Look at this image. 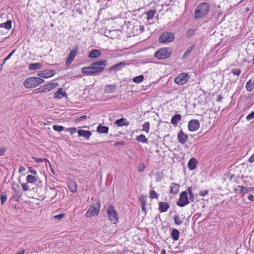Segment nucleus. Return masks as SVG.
<instances>
[{
	"instance_id": "obj_30",
	"label": "nucleus",
	"mask_w": 254,
	"mask_h": 254,
	"mask_svg": "<svg viewBox=\"0 0 254 254\" xmlns=\"http://www.w3.org/2000/svg\"><path fill=\"white\" fill-rule=\"evenodd\" d=\"M27 183L35 184L37 181V179L34 176L28 175L26 178Z\"/></svg>"
},
{
	"instance_id": "obj_11",
	"label": "nucleus",
	"mask_w": 254,
	"mask_h": 254,
	"mask_svg": "<svg viewBox=\"0 0 254 254\" xmlns=\"http://www.w3.org/2000/svg\"><path fill=\"white\" fill-rule=\"evenodd\" d=\"M200 127V123L198 120H191L188 124V129L190 131L197 130Z\"/></svg>"
},
{
	"instance_id": "obj_14",
	"label": "nucleus",
	"mask_w": 254,
	"mask_h": 254,
	"mask_svg": "<svg viewBox=\"0 0 254 254\" xmlns=\"http://www.w3.org/2000/svg\"><path fill=\"white\" fill-rule=\"evenodd\" d=\"M126 63H125L124 62H120L118 64H117L115 65H114L113 66L110 67L108 71L109 72H111L113 71H119L120 70H121L122 68H124L126 65Z\"/></svg>"
},
{
	"instance_id": "obj_17",
	"label": "nucleus",
	"mask_w": 254,
	"mask_h": 254,
	"mask_svg": "<svg viewBox=\"0 0 254 254\" xmlns=\"http://www.w3.org/2000/svg\"><path fill=\"white\" fill-rule=\"evenodd\" d=\"M169 204L168 202H160L159 203V211L160 213L166 212L169 208Z\"/></svg>"
},
{
	"instance_id": "obj_50",
	"label": "nucleus",
	"mask_w": 254,
	"mask_h": 254,
	"mask_svg": "<svg viewBox=\"0 0 254 254\" xmlns=\"http://www.w3.org/2000/svg\"><path fill=\"white\" fill-rule=\"evenodd\" d=\"M21 185H22L23 190L24 191H28L29 190V187L28 185L27 184V183H25V184H22Z\"/></svg>"
},
{
	"instance_id": "obj_18",
	"label": "nucleus",
	"mask_w": 254,
	"mask_h": 254,
	"mask_svg": "<svg viewBox=\"0 0 254 254\" xmlns=\"http://www.w3.org/2000/svg\"><path fill=\"white\" fill-rule=\"evenodd\" d=\"M180 186L178 184L171 183L170 185V193L176 194L178 193L180 190Z\"/></svg>"
},
{
	"instance_id": "obj_51",
	"label": "nucleus",
	"mask_w": 254,
	"mask_h": 254,
	"mask_svg": "<svg viewBox=\"0 0 254 254\" xmlns=\"http://www.w3.org/2000/svg\"><path fill=\"white\" fill-rule=\"evenodd\" d=\"M87 119V117L85 115H83L79 118H77L76 120H75V122H79L81 121H83V120H85Z\"/></svg>"
},
{
	"instance_id": "obj_6",
	"label": "nucleus",
	"mask_w": 254,
	"mask_h": 254,
	"mask_svg": "<svg viewBox=\"0 0 254 254\" xmlns=\"http://www.w3.org/2000/svg\"><path fill=\"white\" fill-rule=\"evenodd\" d=\"M107 214L108 219L113 223L115 224L118 222V214L116 210L114 209L113 205L109 206L107 210Z\"/></svg>"
},
{
	"instance_id": "obj_23",
	"label": "nucleus",
	"mask_w": 254,
	"mask_h": 254,
	"mask_svg": "<svg viewBox=\"0 0 254 254\" xmlns=\"http://www.w3.org/2000/svg\"><path fill=\"white\" fill-rule=\"evenodd\" d=\"M101 55V52L100 50L95 49L92 50L88 54V57L89 58H96L100 57Z\"/></svg>"
},
{
	"instance_id": "obj_7",
	"label": "nucleus",
	"mask_w": 254,
	"mask_h": 254,
	"mask_svg": "<svg viewBox=\"0 0 254 254\" xmlns=\"http://www.w3.org/2000/svg\"><path fill=\"white\" fill-rule=\"evenodd\" d=\"M189 203L187 192L186 191L182 192L180 194L179 200L177 202V205L180 207H184Z\"/></svg>"
},
{
	"instance_id": "obj_35",
	"label": "nucleus",
	"mask_w": 254,
	"mask_h": 254,
	"mask_svg": "<svg viewBox=\"0 0 254 254\" xmlns=\"http://www.w3.org/2000/svg\"><path fill=\"white\" fill-rule=\"evenodd\" d=\"M136 140L140 142L146 143L147 142V139L146 138L144 135L140 134L137 136L136 138Z\"/></svg>"
},
{
	"instance_id": "obj_13",
	"label": "nucleus",
	"mask_w": 254,
	"mask_h": 254,
	"mask_svg": "<svg viewBox=\"0 0 254 254\" xmlns=\"http://www.w3.org/2000/svg\"><path fill=\"white\" fill-rule=\"evenodd\" d=\"M177 138L179 142L182 144H184L188 141L189 137L182 130H181L178 134Z\"/></svg>"
},
{
	"instance_id": "obj_38",
	"label": "nucleus",
	"mask_w": 254,
	"mask_h": 254,
	"mask_svg": "<svg viewBox=\"0 0 254 254\" xmlns=\"http://www.w3.org/2000/svg\"><path fill=\"white\" fill-rule=\"evenodd\" d=\"M69 189L70 191L75 192L77 190V185L75 183L72 182L69 185Z\"/></svg>"
},
{
	"instance_id": "obj_37",
	"label": "nucleus",
	"mask_w": 254,
	"mask_h": 254,
	"mask_svg": "<svg viewBox=\"0 0 254 254\" xmlns=\"http://www.w3.org/2000/svg\"><path fill=\"white\" fill-rule=\"evenodd\" d=\"M41 88L42 90V93L49 92L52 90V87H51V85H50L49 83L41 86Z\"/></svg>"
},
{
	"instance_id": "obj_53",
	"label": "nucleus",
	"mask_w": 254,
	"mask_h": 254,
	"mask_svg": "<svg viewBox=\"0 0 254 254\" xmlns=\"http://www.w3.org/2000/svg\"><path fill=\"white\" fill-rule=\"evenodd\" d=\"M208 193V190H201L199 194L200 196H204L205 195H207Z\"/></svg>"
},
{
	"instance_id": "obj_41",
	"label": "nucleus",
	"mask_w": 254,
	"mask_h": 254,
	"mask_svg": "<svg viewBox=\"0 0 254 254\" xmlns=\"http://www.w3.org/2000/svg\"><path fill=\"white\" fill-rule=\"evenodd\" d=\"M159 195L154 190H151L149 193V197L151 199L158 198Z\"/></svg>"
},
{
	"instance_id": "obj_10",
	"label": "nucleus",
	"mask_w": 254,
	"mask_h": 254,
	"mask_svg": "<svg viewBox=\"0 0 254 254\" xmlns=\"http://www.w3.org/2000/svg\"><path fill=\"white\" fill-rule=\"evenodd\" d=\"M78 50V46L76 45L74 46L73 49L70 52L68 55L67 59L65 62L66 65H69L71 64L74 60Z\"/></svg>"
},
{
	"instance_id": "obj_61",
	"label": "nucleus",
	"mask_w": 254,
	"mask_h": 254,
	"mask_svg": "<svg viewBox=\"0 0 254 254\" xmlns=\"http://www.w3.org/2000/svg\"><path fill=\"white\" fill-rule=\"evenodd\" d=\"M190 195V201L193 202L194 201V194L193 193L189 194Z\"/></svg>"
},
{
	"instance_id": "obj_58",
	"label": "nucleus",
	"mask_w": 254,
	"mask_h": 254,
	"mask_svg": "<svg viewBox=\"0 0 254 254\" xmlns=\"http://www.w3.org/2000/svg\"><path fill=\"white\" fill-rule=\"evenodd\" d=\"M6 149L4 147H0V156L4 154Z\"/></svg>"
},
{
	"instance_id": "obj_15",
	"label": "nucleus",
	"mask_w": 254,
	"mask_h": 254,
	"mask_svg": "<svg viewBox=\"0 0 254 254\" xmlns=\"http://www.w3.org/2000/svg\"><path fill=\"white\" fill-rule=\"evenodd\" d=\"M13 190H14V193L12 195V198L17 202H19L20 200V198L22 195V192L21 190L19 189L18 187L17 188H12Z\"/></svg>"
},
{
	"instance_id": "obj_55",
	"label": "nucleus",
	"mask_w": 254,
	"mask_h": 254,
	"mask_svg": "<svg viewBox=\"0 0 254 254\" xmlns=\"http://www.w3.org/2000/svg\"><path fill=\"white\" fill-rule=\"evenodd\" d=\"M68 130L71 134H72L76 131V128L75 127H72L68 128Z\"/></svg>"
},
{
	"instance_id": "obj_27",
	"label": "nucleus",
	"mask_w": 254,
	"mask_h": 254,
	"mask_svg": "<svg viewBox=\"0 0 254 254\" xmlns=\"http://www.w3.org/2000/svg\"><path fill=\"white\" fill-rule=\"evenodd\" d=\"M181 119L182 116L180 114H176L172 118L171 123L173 125H177L178 122L180 121Z\"/></svg>"
},
{
	"instance_id": "obj_62",
	"label": "nucleus",
	"mask_w": 254,
	"mask_h": 254,
	"mask_svg": "<svg viewBox=\"0 0 254 254\" xmlns=\"http://www.w3.org/2000/svg\"><path fill=\"white\" fill-rule=\"evenodd\" d=\"M25 170V168L23 166L21 165V166H20V167L19 168V173L22 172L24 171Z\"/></svg>"
},
{
	"instance_id": "obj_49",
	"label": "nucleus",
	"mask_w": 254,
	"mask_h": 254,
	"mask_svg": "<svg viewBox=\"0 0 254 254\" xmlns=\"http://www.w3.org/2000/svg\"><path fill=\"white\" fill-rule=\"evenodd\" d=\"M254 118V111L252 112L247 117L246 119L247 121H250Z\"/></svg>"
},
{
	"instance_id": "obj_39",
	"label": "nucleus",
	"mask_w": 254,
	"mask_h": 254,
	"mask_svg": "<svg viewBox=\"0 0 254 254\" xmlns=\"http://www.w3.org/2000/svg\"><path fill=\"white\" fill-rule=\"evenodd\" d=\"M194 45H192V46L189 47L187 49L186 51L185 52L184 55L183 56V59H184L186 57L188 56L190 54V53L191 52L192 50L194 49Z\"/></svg>"
},
{
	"instance_id": "obj_60",
	"label": "nucleus",
	"mask_w": 254,
	"mask_h": 254,
	"mask_svg": "<svg viewBox=\"0 0 254 254\" xmlns=\"http://www.w3.org/2000/svg\"><path fill=\"white\" fill-rule=\"evenodd\" d=\"M125 142L124 141H120L115 143L114 146L124 145Z\"/></svg>"
},
{
	"instance_id": "obj_54",
	"label": "nucleus",
	"mask_w": 254,
	"mask_h": 254,
	"mask_svg": "<svg viewBox=\"0 0 254 254\" xmlns=\"http://www.w3.org/2000/svg\"><path fill=\"white\" fill-rule=\"evenodd\" d=\"M28 171L33 175L37 174V171L35 169H33L32 167H28Z\"/></svg>"
},
{
	"instance_id": "obj_36",
	"label": "nucleus",
	"mask_w": 254,
	"mask_h": 254,
	"mask_svg": "<svg viewBox=\"0 0 254 254\" xmlns=\"http://www.w3.org/2000/svg\"><path fill=\"white\" fill-rule=\"evenodd\" d=\"M156 13L155 10H150L146 12L147 18L148 20L152 19Z\"/></svg>"
},
{
	"instance_id": "obj_4",
	"label": "nucleus",
	"mask_w": 254,
	"mask_h": 254,
	"mask_svg": "<svg viewBox=\"0 0 254 254\" xmlns=\"http://www.w3.org/2000/svg\"><path fill=\"white\" fill-rule=\"evenodd\" d=\"M175 35L169 32H164L159 38V41L161 43H168L174 41Z\"/></svg>"
},
{
	"instance_id": "obj_57",
	"label": "nucleus",
	"mask_w": 254,
	"mask_h": 254,
	"mask_svg": "<svg viewBox=\"0 0 254 254\" xmlns=\"http://www.w3.org/2000/svg\"><path fill=\"white\" fill-rule=\"evenodd\" d=\"M33 93H35V94H37V93H42V90L41 89V87H40L39 88H37V89L34 90H33Z\"/></svg>"
},
{
	"instance_id": "obj_19",
	"label": "nucleus",
	"mask_w": 254,
	"mask_h": 254,
	"mask_svg": "<svg viewBox=\"0 0 254 254\" xmlns=\"http://www.w3.org/2000/svg\"><path fill=\"white\" fill-rule=\"evenodd\" d=\"M117 86L115 84H107L104 87V91L107 93H111L114 92Z\"/></svg>"
},
{
	"instance_id": "obj_42",
	"label": "nucleus",
	"mask_w": 254,
	"mask_h": 254,
	"mask_svg": "<svg viewBox=\"0 0 254 254\" xmlns=\"http://www.w3.org/2000/svg\"><path fill=\"white\" fill-rule=\"evenodd\" d=\"M53 128L54 130L58 132L62 131L64 129V127L63 126L57 125H54Z\"/></svg>"
},
{
	"instance_id": "obj_44",
	"label": "nucleus",
	"mask_w": 254,
	"mask_h": 254,
	"mask_svg": "<svg viewBox=\"0 0 254 254\" xmlns=\"http://www.w3.org/2000/svg\"><path fill=\"white\" fill-rule=\"evenodd\" d=\"M146 196L144 195H141L139 197V201L141 205H145L146 202Z\"/></svg>"
},
{
	"instance_id": "obj_5",
	"label": "nucleus",
	"mask_w": 254,
	"mask_h": 254,
	"mask_svg": "<svg viewBox=\"0 0 254 254\" xmlns=\"http://www.w3.org/2000/svg\"><path fill=\"white\" fill-rule=\"evenodd\" d=\"M100 207V202H97L91 205L86 213L87 217H91L97 215L99 213Z\"/></svg>"
},
{
	"instance_id": "obj_45",
	"label": "nucleus",
	"mask_w": 254,
	"mask_h": 254,
	"mask_svg": "<svg viewBox=\"0 0 254 254\" xmlns=\"http://www.w3.org/2000/svg\"><path fill=\"white\" fill-rule=\"evenodd\" d=\"M65 217V214L64 213H61L57 215L54 216L52 218L53 219L56 220H61Z\"/></svg>"
},
{
	"instance_id": "obj_32",
	"label": "nucleus",
	"mask_w": 254,
	"mask_h": 254,
	"mask_svg": "<svg viewBox=\"0 0 254 254\" xmlns=\"http://www.w3.org/2000/svg\"><path fill=\"white\" fill-rule=\"evenodd\" d=\"M0 27L5 28L6 30L10 29L11 28V21L8 20L4 23H1Z\"/></svg>"
},
{
	"instance_id": "obj_12",
	"label": "nucleus",
	"mask_w": 254,
	"mask_h": 254,
	"mask_svg": "<svg viewBox=\"0 0 254 254\" xmlns=\"http://www.w3.org/2000/svg\"><path fill=\"white\" fill-rule=\"evenodd\" d=\"M35 77H32L26 79L23 83L24 86L26 88H31L37 85Z\"/></svg>"
},
{
	"instance_id": "obj_8",
	"label": "nucleus",
	"mask_w": 254,
	"mask_h": 254,
	"mask_svg": "<svg viewBox=\"0 0 254 254\" xmlns=\"http://www.w3.org/2000/svg\"><path fill=\"white\" fill-rule=\"evenodd\" d=\"M189 76L188 73L183 72L180 74L175 79V83L179 85L185 84L188 80Z\"/></svg>"
},
{
	"instance_id": "obj_47",
	"label": "nucleus",
	"mask_w": 254,
	"mask_h": 254,
	"mask_svg": "<svg viewBox=\"0 0 254 254\" xmlns=\"http://www.w3.org/2000/svg\"><path fill=\"white\" fill-rule=\"evenodd\" d=\"M1 204H3L7 199V195L5 194H0V195Z\"/></svg>"
},
{
	"instance_id": "obj_31",
	"label": "nucleus",
	"mask_w": 254,
	"mask_h": 254,
	"mask_svg": "<svg viewBox=\"0 0 254 254\" xmlns=\"http://www.w3.org/2000/svg\"><path fill=\"white\" fill-rule=\"evenodd\" d=\"M254 88V82L252 79H250L248 80L246 85V88L247 90L249 92H251L252 91Z\"/></svg>"
},
{
	"instance_id": "obj_26",
	"label": "nucleus",
	"mask_w": 254,
	"mask_h": 254,
	"mask_svg": "<svg viewBox=\"0 0 254 254\" xmlns=\"http://www.w3.org/2000/svg\"><path fill=\"white\" fill-rule=\"evenodd\" d=\"M238 188L240 189L241 192L243 194L253 191L254 189L253 187H245L241 186H238Z\"/></svg>"
},
{
	"instance_id": "obj_59",
	"label": "nucleus",
	"mask_w": 254,
	"mask_h": 254,
	"mask_svg": "<svg viewBox=\"0 0 254 254\" xmlns=\"http://www.w3.org/2000/svg\"><path fill=\"white\" fill-rule=\"evenodd\" d=\"M50 85H51V87H52V89H53V88L57 87L59 85V83H57V82H55V83H49Z\"/></svg>"
},
{
	"instance_id": "obj_34",
	"label": "nucleus",
	"mask_w": 254,
	"mask_h": 254,
	"mask_svg": "<svg viewBox=\"0 0 254 254\" xmlns=\"http://www.w3.org/2000/svg\"><path fill=\"white\" fill-rule=\"evenodd\" d=\"M144 80V76L143 75H140L134 77L132 79V81L136 83H139L143 81Z\"/></svg>"
},
{
	"instance_id": "obj_52",
	"label": "nucleus",
	"mask_w": 254,
	"mask_h": 254,
	"mask_svg": "<svg viewBox=\"0 0 254 254\" xmlns=\"http://www.w3.org/2000/svg\"><path fill=\"white\" fill-rule=\"evenodd\" d=\"M35 79L36 80V81L37 85H38L39 84L42 83L44 81V80L41 78V77H35Z\"/></svg>"
},
{
	"instance_id": "obj_24",
	"label": "nucleus",
	"mask_w": 254,
	"mask_h": 254,
	"mask_svg": "<svg viewBox=\"0 0 254 254\" xmlns=\"http://www.w3.org/2000/svg\"><path fill=\"white\" fill-rule=\"evenodd\" d=\"M109 127L107 126H102L100 124L97 127V131L99 133H107Z\"/></svg>"
},
{
	"instance_id": "obj_2",
	"label": "nucleus",
	"mask_w": 254,
	"mask_h": 254,
	"mask_svg": "<svg viewBox=\"0 0 254 254\" xmlns=\"http://www.w3.org/2000/svg\"><path fill=\"white\" fill-rule=\"evenodd\" d=\"M107 64L106 60H100L91 64L95 74L103 71Z\"/></svg>"
},
{
	"instance_id": "obj_20",
	"label": "nucleus",
	"mask_w": 254,
	"mask_h": 254,
	"mask_svg": "<svg viewBox=\"0 0 254 254\" xmlns=\"http://www.w3.org/2000/svg\"><path fill=\"white\" fill-rule=\"evenodd\" d=\"M115 124L118 127L128 126L129 125V123L127 121L126 118H122L117 120L115 122Z\"/></svg>"
},
{
	"instance_id": "obj_1",
	"label": "nucleus",
	"mask_w": 254,
	"mask_h": 254,
	"mask_svg": "<svg viewBox=\"0 0 254 254\" xmlns=\"http://www.w3.org/2000/svg\"><path fill=\"white\" fill-rule=\"evenodd\" d=\"M210 6L206 2L200 3L196 7L194 11L195 19H199L206 16L209 12Z\"/></svg>"
},
{
	"instance_id": "obj_22",
	"label": "nucleus",
	"mask_w": 254,
	"mask_h": 254,
	"mask_svg": "<svg viewBox=\"0 0 254 254\" xmlns=\"http://www.w3.org/2000/svg\"><path fill=\"white\" fill-rule=\"evenodd\" d=\"M66 94L65 92H63V88H59L54 94V98L55 99H61L63 96H66Z\"/></svg>"
},
{
	"instance_id": "obj_9",
	"label": "nucleus",
	"mask_w": 254,
	"mask_h": 254,
	"mask_svg": "<svg viewBox=\"0 0 254 254\" xmlns=\"http://www.w3.org/2000/svg\"><path fill=\"white\" fill-rule=\"evenodd\" d=\"M56 71L53 69H45L39 72L37 75L41 78H47L54 76Z\"/></svg>"
},
{
	"instance_id": "obj_25",
	"label": "nucleus",
	"mask_w": 254,
	"mask_h": 254,
	"mask_svg": "<svg viewBox=\"0 0 254 254\" xmlns=\"http://www.w3.org/2000/svg\"><path fill=\"white\" fill-rule=\"evenodd\" d=\"M81 72L83 73L87 74H95L92 66L91 65L88 67H84L81 69Z\"/></svg>"
},
{
	"instance_id": "obj_28",
	"label": "nucleus",
	"mask_w": 254,
	"mask_h": 254,
	"mask_svg": "<svg viewBox=\"0 0 254 254\" xmlns=\"http://www.w3.org/2000/svg\"><path fill=\"white\" fill-rule=\"evenodd\" d=\"M179 231L176 229H173L171 232V235L174 241H177L179 238Z\"/></svg>"
},
{
	"instance_id": "obj_16",
	"label": "nucleus",
	"mask_w": 254,
	"mask_h": 254,
	"mask_svg": "<svg viewBox=\"0 0 254 254\" xmlns=\"http://www.w3.org/2000/svg\"><path fill=\"white\" fill-rule=\"evenodd\" d=\"M79 136H83L86 139L88 140L92 135L91 131L80 129L77 131Z\"/></svg>"
},
{
	"instance_id": "obj_21",
	"label": "nucleus",
	"mask_w": 254,
	"mask_h": 254,
	"mask_svg": "<svg viewBox=\"0 0 254 254\" xmlns=\"http://www.w3.org/2000/svg\"><path fill=\"white\" fill-rule=\"evenodd\" d=\"M198 162L197 160L194 158H191L190 159L188 162V167L190 170H194L196 166V164Z\"/></svg>"
},
{
	"instance_id": "obj_29",
	"label": "nucleus",
	"mask_w": 254,
	"mask_h": 254,
	"mask_svg": "<svg viewBox=\"0 0 254 254\" xmlns=\"http://www.w3.org/2000/svg\"><path fill=\"white\" fill-rule=\"evenodd\" d=\"M42 67V64L39 63L31 64L29 66V69L31 70L39 69Z\"/></svg>"
},
{
	"instance_id": "obj_64",
	"label": "nucleus",
	"mask_w": 254,
	"mask_h": 254,
	"mask_svg": "<svg viewBox=\"0 0 254 254\" xmlns=\"http://www.w3.org/2000/svg\"><path fill=\"white\" fill-rule=\"evenodd\" d=\"M250 162L252 163L254 161V156L252 155L249 159L248 160Z\"/></svg>"
},
{
	"instance_id": "obj_56",
	"label": "nucleus",
	"mask_w": 254,
	"mask_h": 254,
	"mask_svg": "<svg viewBox=\"0 0 254 254\" xmlns=\"http://www.w3.org/2000/svg\"><path fill=\"white\" fill-rule=\"evenodd\" d=\"M144 169H145V166L143 164L142 165H140L138 167V171L139 172H142L144 170Z\"/></svg>"
},
{
	"instance_id": "obj_43",
	"label": "nucleus",
	"mask_w": 254,
	"mask_h": 254,
	"mask_svg": "<svg viewBox=\"0 0 254 254\" xmlns=\"http://www.w3.org/2000/svg\"><path fill=\"white\" fill-rule=\"evenodd\" d=\"M173 219L174 220L175 224L176 225H180L183 223V221L180 219L178 215L174 216Z\"/></svg>"
},
{
	"instance_id": "obj_40",
	"label": "nucleus",
	"mask_w": 254,
	"mask_h": 254,
	"mask_svg": "<svg viewBox=\"0 0 254 254\" xmlns=\"http://www.w3.org/2000/svg\"><path fill=\"white\" fill-rule=\"evenodd\" d=\"M142 130L148 133L149 131L150 124L148 122H145L142 126Z\"/></svg>"
},
{
	"instance_id": "obj_3",
	"label": "nucleus",
	"mask_w": 254,
	"mask_h": 254,
	"mask_svg": "<svg viewBox=\"0 0 254 254\" xmlns=\"http://www.w3.org/2000/svg\"><path fill=\"white\" fill-rule=\"evenodd\" d=\"M171 55V51L167 48L159 49L155 53V57L160 60H164L168 58Z\"/></svg>"
},
{
	"instance_id": "obj_48",
	"label": "nucleus",
	"mask_w": 254,
	"mask_h": 254,
	"mask_svg": "<svg viewBox=\"0 0 254 254\" xmlns=\"http://www.w3.org/2000/svg\"><path fill=\"white\" fill-rule=\"evenodd\" d=\"M15 49H14L13 50H12L7 56V57L4 59V61H3V64H4L5 63V62L7 61L8 60H9L10 57H11V56L14 53V52H15Z\"/></svg>"
},
{
	"instance_id": "obj_63",
	"label": "nucleus",
	"mask_w": 254,
	"mask_h": 254,
	"mask_svg": "<svg viewBox=\"0 0 254 254\" xmlns=\"http://www.w3.org/2000/svg\"><path fill=\"white\" fill-rule=\"evenodd\" d=\"M248 198L250 201H253L254 200V196L252 194H249L248 196Z\"/></svg>"
},
{
	"instance_id": "obj_33",
	"label": "nucleus",
	"mask_w": 254,
	"mask_h": 254,
	"mask_svg": "<svg viewBox=\"0 0 254 254\" xmlns=\"http://www.w3.org/2000/svg\"><path fill=\"white\" fill-rule=\"evenodd\" d=\"M32 159H33L35 161H36L38 163H41V162H43L44 161L48 162V163H49V166L50 167H52V165H51V164L50 162L48 159H47L46 158H37V157H34V156H32Z\"/></svg>"
},
{
	"instance_id": "obj_46",
	"label": "nucleus",
	"mask_w": 254,
	"mask_h": 254,
	"mask_svg": "<svg viewBox=\"0 0 254 254\" xmlns=\"http://www.w3.org/2000/svg\"><path fill=\"white\" fill-rule=\"evenodd\" d=\"M231 73H232L234 75H237V76H239V75L241 73V70L239 68L232 69L231 70Z\"/></svg>"
}]
</instances>
